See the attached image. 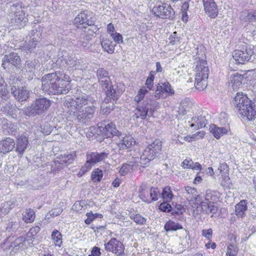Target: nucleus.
I'll return each instance as SVG.
<instances>
[{
    "instance_id": "23",
    "label": "nucleus",
    "mask_w": 256,
    "mask_h": 256,
    "mask_svg": "<svg viewBox=\"0 0 256 256\" xmlns=\"http://www.w3.org/2000/svg\"><path fill=\"white\" fill-rule=\"evenodd\" d=\"M28 144V140L26 136L22 135L17 138L15 151L18 152V156H22L24 154Z\"/></svg>"
},
{
    "instance_id": "57",
    "label": "nucleus",
    "mask_w": 256,
    "mask_h": 256,
    "mask_svg": "<svg viewBox=\"0 0 256 256\" xmlns=\"http://www.w3.org/2000/svg\"><path fill=\"white\" fill-rule=\"evenodd\" d=\"M19 228V224L16 222H10L7 224L6 230L8 232H16Z\"/></svg>"
},
{
    "instance_id": "38",
    "label": "nucleus",
    "mask_w": 256,
    "mask_h": 256,
    "mask_svg": "<svg viewBox=\"0 0 256 256\" xmlns=\"http://www.w3.org/2000/svg\"><path fill=\"white\" fill-rule=\"evenodd\" d=\"M164 230L168 231H176L182 228V226L179 223L172 220L167 222L164 226Z\"/></svg>"
},
{
    "instance_id": "34",
    "label": "nucleus",
    "mask_w": 256,
    "mask_h": 256,
    "mask_svg": "<svg viewBox=\"0 0 256 256\" xmlns=\"http://www.w3.org/2000/svg\"><path fill=\"white\" fill-rule=\"evenodd\" d=\"M101 45L104 50L108 54H112L114 50L116 44L108 39L103 40L101 42Z\"/></svg>"
},
{
    "instance_id": "46",
    "label": "nucleus",
    "mask_w": 256,
    "mask_h": 256,
    "mask_svg": "<svg viewBox=\"0 0 256 256\" xmlns=\"http://www.w3.org/2000/svg\"><path fill=\"white\" fill-rule=\"evenodd\" d=\"M238 248L236 242H232L227 248L226 255L227 256H236Z\"/></svg>"
},
{
    "instance_id": "16",
    "label": "nucleus",
    "mask_w": 256,
    "mask_h": 256,
    "mask_svg": "<svg viewBox=\"0 0 256 256\" xmlns=\"http://www.w3.org/2000/svg\"><path fill=\"white\" fill-rule=\"evenodd\" d=\"M11 93L16 100L19 102L26 101L30 96V91L24 87L12 86Z\"/></svg>"
},
{
    "instance_id": "18",
    "label": "nucleus",
    "mask_w": 256,
    "mask_h": 256,
    "mask_svg": "<svg viewBox=\"0 0 256 256\" xmlns=\"http://www.w3.org/2000/svg\"><path fill=\"white\" fill-rule=\"evenodd\" d=\"M118 136V142H117V145L120 149L129 148L136 144V141L130 136L122 134L121 132Z\"/></svg>"
},
{
    "instance_id": "48",
    "label": "nucleus",
    "mask_w": 256,
    "mask_h": 256,
    "mask_svg": "<svg viewBox=\"0 0 256 256\" xmlns=\"http://www.w3.org/2000/svg\"><path fill=\"white\" fill-rule=\"evenodd\" d=\"M102 176V171L99 168H96L92 174V180L94 182H98L101 180Z\"/></svg>"
},
{
    "instance_id": "33",
    "label": "nucleus",
    "mask_w": 256,
    "mask_h": 256,
    "mask_svg": "<svg viewBox=\"0 0 256 256\" xmlns=\"http://www.w3.org/2000/svg\"><path fill=\"white\" fill-rule=\"evenodd\" d=\"M13 201L10 200L4 202L0 206V216H2L7 214L14 207Z\"/></svg>"
},
{
    "instance_id": "45",
    "label": "nucleus",
    "mask_w": 256,
    "mask_h": 256,
    "mask_svg": "<svg viewBox=\"0 0 256 256\" xmlns=\"http://www.w3.org/2000/svg\"><path fill=\"white\" fill-rule=\"evenodd\" d=\"M58 72L60 74L61 77L60 78V80L62 84H64V85L66 86L67 88L69 90H70L71 89V86L70 85L71 80H70V78L68 75L66 74H64L60 71H56L55 72Z\"/></svg>"
},
{
    "instance_id": "24",
    "label": "nucleus",
    "mask_w": 256,
    "mask_h": 256,
    "mask_svg": "<svg viewBox=\"0 0 256 256\" xmlns=\"http://www.w3.org/2000/svg\"><path fill=\"white\" fill-rule=\"evenodd\" d=\"M15 144L14 140L10 138L0 140V152L4 154L9 152L14 148Z\"/></svg>"
},
{
    "instance_id": "12",
    "label": "nucleus",
    "mask_w": 256,
    "mask_h": 256,
    "mask_svg": "<svg viewBox=\"0 0 256 256\" xmlns=\"http://www.w3.org/2000/svg\"><path fill=\"white\" fill-rule=\"evenodd\" d=\"M174 94V90L171 88V86L168 82L160 83L156 85V92L152 96V99L164 98H166L168 94Z\"/></svg>"
},
{
    "instance_id": "2",
    "label": "nucleus",
    "mask_w": 256,
    "mask_h": 256,
    "mask_svg": "<svg viewBox=\"0 0 256 256\" xmlns=\"http://www.w3.org/2000/svg\"><path fill=\"white\" fill-rule=\"evenodd\" d=\"M233 103L238 112L248 120H254L256 118V108L252 106L251 100L242 94L237 93Z\"/></svg>"
},
{
    "instance_id": "36",
    "label": "nucleus",
    "mask_w": 256,
    "mask_h": 256,
    "mask_svg": "<svg viewBox=\"0 0 256 256\" xmlns=\"http://www.w3.org/2000/svg\"><path fill=\"white\" fill-rule=\"evenodd\" d=\"M0 96L2 100H6L9 97V93L7 90L6 84L1 77L0 78Z\"/></svg>"
},
{
    "instance_id": "51",
    "label": "nucleus",
    "mask_w": 256,
    "mask_h": 256,
    "mask_svg": "<svg viewBox=\"0 0 256 256\" xmlns=\"http://www.w3.org/2000/svg\"><path fill=\"white\" fill-rule=\"evenodd\" d=\"M148 92V90L145 88H142L138 91L137 95L134 97V100L139 103L144 99L145 95Z\"/></svg>"
},
{
    "instance_id": "5",
    "label": "nucleus",
    "mask_w": 256,
    "mask_h": 256,
    "mask_svg": "<svg viewBox=\"0 0 256 256\" xmlns=\"http://www.w3.org/2000/svg\"><path fill=\"white\" fill-rule=\"evenodd\" d=\"M162 142L159 139L155 140L149 144L142 152L140 156V164L142 168L160 154L162 150Z\"/></svg>"
},
{
    "instance_id": "25",
    "label": "nucleus",
    "mask_w": 256,
    "mask_h": 256,
    "mask_svg": "<svg viewBox=\"0 0 256 256\" xmlns=\"http://www.w3.org/2000/svg\"><path fill=\"white\" fill-rule=\"evenodd\" d=\"M118 86L112 85L108 88L106 89L105 93L106 97V98H108L109 100L116 101L122 92V90L118 89Z\"/></svg>"
},
{
    "instance_id": "4",
    "label": "nucleus",
    "mask_w": 256,
    "mask_h": 256,
    "mask_svg": "<svg viewBox=\"0 0 256 256\" xmlns=\"http://www.w3.org/2000/svg\"><path fill=\"white\" fill-rule=\"evenodd\" d=\"M195 72V87L200 91L204 90L208 86V79L210 72L206 60H198Z\"/></svg>"
},
{
    "instance_id": "41",
    "label": "nucleus",
    "mask_w": 256,
    "mask_h": 256,
    "mask_svg": "<svg viewBox=\"0 0 256 256\" xmlns=\"http://www.w3.org/2000/svg\"><path fill=\"white\" fill-rule=\"evenodd\" d=\"M192 106V102L188 99L183 100L180 104V110H181L180 114H184L187 112H188Z\"/></svg>"
},
{
    "instance_id": "11",
    "label": "nucleus",
    "mask_w": 256,
    "mask_h": 256,
    "mask_svg": "<svg viewBox=\"0 0 256 256\" xmlns=\"http://www.w3.org/2000/svg\"><path fill=\"white\" fill-rule=\"evenodd\" d=\"M95 108L93 105L85 108L84 110H80L78 113L72 118L84 125H88L94 117Z\"/></svg>"
},
{
    "instance_id": "20",
    "label": "nucleus",
    "mask_w": 256,
    "mask_h": 256,
    "mask_svg": "<svg viewBox=\"0 0 256 256\" xmlns=\"http://www.w3.org/2000/svg\"><path fill=\"white\" fill-rule=\"evenodd\" d=\"M205 12L212 18H216L218 13V6L214 0H202Z\"/></svg>"
},
{
    "instance_id": "7",
    "label": "nucleus",
    "mask_w": 256,
    "mask_h": 256,
    "mask_svg": "<svg viewBox=\"0 0 256 256\" xmlns=\"http://www.w3.org/2000/svg\"><path fill=\"white\" fill-rule=\"evenodd\" d=\"M50 104V100L46 98H36L30 106L24 109V114L28 116L40 115L47 110Z\"/></svg>"
},
{
    "instance_id": "21",
    "label": "nucleus",
    "mask_w": 256,
    "mask_h": 256,
    "mask_svg": "<svg viewBox=\"0 0 256 256\" xmlns=\"http://www.w3.org/2000/svg\"><path fill=\"white\" fill-rule=\"evenodd\" d=\"M100 131L107 138H114V140H118V135L120 132L116 130V125L112 122L106 124Z\"/></svg>"
},
{
    "instance_id": "49",
    "label": "nucleus",
    "mask_w": 256,
    "mask_h": 256,
    "mask_svg": "<svg viewBox=\"0 0 256 256\" xmlns=\"http://www.w3.org/2000/svg\"><path fill=\"white\" fill-rule=\"evenodd\" d=\"M52 237L54 242L56 246H60V244L62 243V234L60 232L56 230H55L52 232Z\"/></svg>"
},
{
    "instance_id": "40",
    "label": "nucleus",
    "mask_w": 256,
    "mask_h": 256,
    "mask_svg": "<svg viewBox=\"0 0 256 256\" xmlns=\"http://www.w3.org/2000/svg\"><path fill=\"white\" fill-rule=\"evenodd\" d=\"M195 50L196 56H194L195 60H204L206 58L205 48L204 46L202 44L198 45Z\"/></svg>"
},
{
    "instance_id": "44",
    "label": "nucleus",
    "mask_w": 256,
    "mask_h": 256,
    "mask_svg": "<svg viewBox=\"0 0 256 256\" xmlns=\"http://www.w3.org/2000/svg\"><path fill=\"white\" fill-rule=\"evenodd\" d=\"M173 196L170 187L166 186L163 189L161 197L164 200L169 202L172 199Z\"/></svg>"
},
{
    "instance_id": "19",
    "label": "nucleus",
    "mask_w": 256,
    "mask_h": 256,
    "mask_svg": "<svg viewBox=\"0 0 256 256\" xmlns=\"http://www.w3.org/2000/svg\"><path fill=\"white\" fill-rule=\"evenodd\" d=\"M6 63L11 64L18 68H22L21 59L18 54L16 52H11L4 56L2 64L4 68H5L4 66Z\"/></svg>"
},
{
    "instance_id": "9",
    "label": "nucleus",
    "mask_w": 256,
    "mask_h": 256,
    "mask_svg": "<svg viewBox=\"0 0 256 256\" xmlns=\"http://www.w3.org/2000/svg\"><path fill=\"white\" fill-rule=\"evenodd\" d=\"M152 98H146L142 102L138 103L136 108L137 112L134 114V117L136 119L140 118L144 120L147 116H152L154 110L152 106Z\"/></svg>"
},
{
    "instance_id": "55",
    "label": "nucleus",
    "mask_w": 256,
    "mask_h": 256,
    "mask_svg": "<svg viewBox=\"0 0 256 256\" xmlns=\"http://www.w3.org/2000/svg\"><path fill=\"white\" fill-rule=\"evenodd\" d=\"M130 218L133 220L136 223L139 224H144L146 222V220L138 214H134V216L132 215Z\"/></svg>"
},
{
    "instance_id": "8",
    "label": "nucleus",
    "mask_w": 256,
    "mask_h": 256,
    "mask_svg": "<svg viewBox=\"0 0 256 256\" xmlns=\"http://www.w3.org/2000/svg\"><path fill=\"white\" fill-rule=\"evenodd\" d=\"M255 48L246 47L243 50H235L232 54V56L236 62L238 64H244L246 62H256V58H254Z\"/></svg>"
},
{
    "instance_id": "58",
    "label": "nucleus",
    "mask_w": 256,
    "mask_h": 256,
    "mask_svg": "<svg viewBox=\"0 0 256 256\" xmlns=\"http://www.w3.org/2000/svg\"><path fill=\"white\" fill-rule=\"evenodd\" d=\"M41 132L44 134H49L52 132V127L48 122L40 126Z\"/></svg>"
},
{
    "instance_id": "1",
    "label": "nucleus",
    "mask_w": 256,
    "mask_h": 256,
    "mask_svg": "<svg viewBox=\"0 0 256 256\" xmlns=\"http://www.w3.org/2000/svg\"><path fill=\"white\" fill-rule=\"evenodd\" d=\"M61 76L58 72L44 74L42 78V90L49 94H66L69 92L66 86L60 80Z\"/></svg>"
},
{
    "instance_id": "35",
    "label": "nucleus",
    "mask_w": 256,
    "mask_h": 256,
    "mask_svg": "<svg viewBox=\"0 0 256 256\" xmlns=\"http://www.w3.org/2000/svg\"><path fill=\"white\" fill-rule=\"evenodd\" d=\"M246 204V200H242L236 206V216L240 217L244 216V212L247 208Z\"/></svg>"
},
{
    "instance_id": "60",
    "label": "nucleus",
    "mask_w": 256,
    "mask_h": 256,
    "mask_svg": "<svg viewBox=\"0 0 256 256\" xmlns=\"http://www.w3.org/2000/svg\"><path fill=\"white\" fill-rule=\"evenodd\" d=\"M111 36L114 42L118 44H122L123 42L122 36L118 32L112 33Z\"/></svg>"
},
{
    "instance_id": "59",
    "label": "nucleus",
    "mask_w": 256,
    "mask_h": 256,
    "mask_svg": "<svg viewBox=\"0 0 256 256\" xmlns=\"http://www.w3.org/2000/svg\"><path fill=\"white\" fill-rule=\"evenodd\" d=\"M185 190L187 194L189 195V196L187 198L188 200H190V198L191 199V197H194V196H196V194H197L196 190L190 186H186Z\"/></svg>"
},
{
    "instance_id": "27",
    "label": "nucleus",
    "mask_w": 256,
    "mask_h": 256,
    "mask_svg": "<svg viewBox=\"0 0 256 256\" xmlns=\"http://www.w3.org/2000/svg\"><path fill=\"white\" fill-rule=\"evenodd\" d=\"M244 76L238 73H235L230 75L229 78V85L232 86L234 90L239 88L242 85Z\"/></svg>"
},
{
    "instance_id": "37",
    "label": "nucleus",
    "mask_w": 256,
    "mask_h": 256,
    "mask_svg": "<svg viewBox=\"0 0 256 256\" xmlns=\"http://www.w3.org/2000/svg\"><path fill=\"white\" fill-rule=\"evenodd\" d=\"M23 220L27 222L30 223L34 221L35 219V212L31 208L26 210L22 214Z\"/></svg>"
},
{
    "instance_id": "62",
    "label": "nucleus",
    "mask_w": 256,
    "mask_h": 256,
    "mask_svg": "<svg viewBox=\"0 0 256 256\" xmlns=\"http://www.w3.org/2000/svg\"><path fill=\"white\" fill-rule=\"evenodd\" d=\"M206 202H203L201 203V208L205 211L207 214H210V202H208L207 199L206 198Z\"/></svg>"
},
{
    "instance_id": "28",
    "label": "nucleus",
    "mask_w": 256,
    "mask_h": 256,
    "mask_svg": "<svg viewBox=\"0 0 256 256\" xmlns=\"http://www.w3.org/2000/svg\"><path fill=\"white\" fill-rule=\"evenodd\" d=\"M89 28H87L86 26H82L85 29V30L80 34L81 38H84L86 37V40H91L92 36L94 34H96L98 31V28L94 24V22L91 25H88Z\"/></svg>"
},
{
    "instance_id": "17",
    "label": "nucleus",
    "mask_w": 256,
    "mask_h": 256,
    "mask_svg": "<svg viewBox=\"0 0 256 256\" xmlns=\"http://www.w3.org/2000/svg\"><path fill=\"white\" fill-rule=\"evenodd\" d=\"M109 155L108 152H104L100 153L97 152H88L86 154V160L92 166L96 164L104 161Z\"/></svg>"
},
{
    "instance_id": "56",
    "label": "nucleus",
    "mask_w": 256,
    "mask_h": 256,
    "mask_svg": "<svg viewBox=\"0 0 256 256\" xmlns=\"http://www.w3.org/2000/svg\"><path fill=\"white\" fill-rule=\"evenodd\" d=\"M98 82L104 91L106 89L112 86L110 77L107 78H105L104 80H101Z\"/></svg>"
},
{
    "instance_id": "3",
    "label": "nucleus",
    "mask_w": 256,
    "mask_h": 256,
    "mask_svg": "<svg viewBox=\"0 0 256 256\" xmlns=\"http://www.w3.org/2000/svg\"><path fill=\"white\" fill-rule=\"evenodd\" d=\"M94 102L95 100L90 96L82 95L75 98L68 97L64 102V106L68 108V116L72 118L84 106L89 103L92 104Z\"/></svg>"
},
{
    "instance_id": "42",
    "label": "nucleus",
    "mask_w": 256,
    "mask_h": 256,
    "mask_svg": "<svg viewBox=\"0 0 256 256\" xmlns=\"http://www.w3.org/2000/svg\"><path fill=\"white\" fill-rule=\"evenodd\" d=\"M25 242L26 238L24 237L20 236L11 243L10 248H13L15 250H18L24 247Z\"/></svg>"
},
{
    "instance_id": "53",
    "label": "nucleus",
    "mask_w": 256,
    "mask_h": 256,
    "mask_svg": "<svg viewBox=\"0 0 256 256\" xmlns=\"http://www.w3.org/2000/svg\"><path fill=\"white\" fill-rule=\"evenodd\" d=\"M132 166L128 164H124L119 170V172L122 176H125L128 172L132 171Z\"/></svg>"
},
{
    "instance_id": "54",
    "label": "nucleus",
    "mask_w": 256,
    "mask_h": 256,
    "mask_svg": "<svg viewBox=\"0 0 256 256\" xmlns=\"http://www.w3.org/2000/svg\"><path fill=\"white\" fill-rule=\"evenodd\" d=\"M218 120L222 126H226V125H228V115L226 112H221L219 114Z\"/></svg>"
},
{
    "instance_id": "14",
    "label": "nucleus",
    "mask_w": 256,
    "mask_h": 256,
    "mask_svg": "<svg viewBox=\"0 0 256 256\" xmlns=\"http://www.w3.org/2000/svg\"><path fill=\"white\" fill-rule=\"evenodd\" d=\"M104 248L106 251L112 252L117 256H122L124 254V246L116 238H112L108 243L105 244Z\"/></svg>"
},
{
    "instance_id": "52",
    "label": "nucleus",
    "mask_w": 256,
    "mask_h": 256,
    "mask_svg": "<svg viewBox=\"0 0 256 256\" xmlns=\"http://www.w3.org/2000/svg\"><path fill=\"white\" fill-rule=\"evenodd\" d=\"M96 76L98 80V82L101 80H104L105 78L109 77L108 72L104 68H100L96 72Z\"/></svg>"
},
{
    "instance_id": "30",
    "label": "nucleus",
    "mask_w": 256,
    "mask_h": 256,
    "mask_svg": "<svg viewBox=\"0 0 256 256\" xmlns=\"http://www.w3.org/2000/svg\"><path fill=\"white\" fill-rule=\"evenodd\" d=\"M191 122L192 124H190V126L194 127L195 129L204 128L207 124V120L205 116L202 115L192 117Z\"/></svg>"
},
{
    "instance_id": "10",
    "label": "nucleus",
    "mask_w": 256,
    "mask_h": 256,
    "mask_svg": "<svg viewBox=\"0 0 256 256\" xmlns=\"http://www.w3.org/2000/svg\"><path fill=\"white\" fill-rule=\"evenodd\" d=\"M152 12L155 16L162 19L172 18L174 14V12L170 5L162 2L152 8Z\"/></svg>"
},
{
    "instance_id": "15",
    "label": "nucleus",
    "mask_w": 256,
    "mask_h": 256,
    "mask_svg": "<svg viewBox=\"0 0 256 256\" xmlns=\"http://www.w3.org/2000/svg\"><path fill=\"white\" fill-rule=\"evenodd\" d=\"M76 157V154L75 152L69 154H64L60 156L59 160H56L54 162V164L52 166V170L56 171V168L58 170L62 168V164H72L74 160Z\"/></svg>"
},
{
    "instance_id": "63",
    "label": "nucleus",
    "mask_w": 256,
    "mask_h": 256,
    "mask_svg": "<svg viewBox=\"0 0 256 256\" xmlns=\"http://www.w3.org/2000/svg\"><path fill=\"white\" fill-rule=\"evenodd\" d=\"M170 43L172 44H174L176 42H179V38L177 36L176 32H174L171 35H170L168 38Z\"/></svg>"
},
{
    "instance_id": "13",
    "label": "nucleus",
    "mask_w": 256,
    "mask_h": 256,
    "mask_svg": "<svg viewBox=\"0 0 256 256\" xmlns=\"http://www.w3.org/2000/svg\"><path fill=\"white\" fill-rule=\"evenodd\" d=\"M159 191L157 188H152L150 190L140 186L138 190L139 197L145 202L150 203L152 200H157Z\"/></svg>"
},
{
    "instance_id": "29",
    "label": "nucleus",
    "mask_w": 256,
    "mask_h": 256,
    "mask_svg": "<svg viewBox=\"0 0 256 256\" xmlns=\"http://www.w3.org/2000/svg\"><path fill=\"white\" fill-rule=\"evenodd\" d=\"M60 62V64L62 67H67L68 66H73L76 64V60H74L73 55L72 54L64 55L58 60Z\"/></svg>"
},
{
    "instance_id": "47",
    "label": "nucleus",
    "mask_w": 256,
    "mask_h": 256,
    "mask_svg": "<svg viewBox=\"0 0 256 256\" xmlns=\"http://www.w3.org/2000/svg\"><path fill=\"white\" fill-rule=\"evenodd\" d=\"M39 35L40 34H36V37H34V38H32L31 40H30L28 42L24 45V47L26 50H30L36 48L40 38Z\"/></svg>"
},
{
    "instance_id": "31",
    "label": "nucleus",
    "mask_w": 256,
    "mask_h": 256,
    "mask_svg": "<svg viewBox=\"0 0 256 256\" xmlns=\"http://www.w3.org/2000/svg\"><path fill=\"white\" fill-rule=\"evenodd\" d=\"M210 131L213 136L217 139L220 138L222 136L228 133V129L226 126L218 127L214 124H211L210 126Z\"/></svg>"
},
{
    "instance_id": "64",
    "label": "nucleus",
    "mask_w": 256,
    "mask_h": 256,
    "mask_svg": "<svg viewBox=\"0 0 256 256\" xmlns=\"http://www.w3.org/2000/svg\"><path fill=\"white\" fill-rule=\"evenodd\" d=\"M159 208L162 211L169 212H170L172 207L170 204L167 202H164L160 205Z\"/></svg>"
},
{
    "instance_id": "32",
    "label": "nucleus",
    "mask_w": 256,
    "mask_h": 256,
    "mask_svg": "<svg viewBox=\"0 0 256 256\" xmlns=\"http://www.w3.org/2000/svg\"><path fill=\"white\" fill-rule=\"evenodd\" d=\"M114 102L109 100L108 98H105L102 103L100 106V112L104 114L107 115L114 108Z\"/></svg>"
},
{
    "instance_id": "22",
    "label": "nucleus",
    "mask_w": 256,
    "mask_h": 256,
    "mask_svg": "<svg viewBox=\"0 0 256 256\" xmlns=\"http://www.w3.org/2000/svg\"><path fill=\"white\" fill-rule=\"evenodd\" d=\"M95 22V18L88 15L84 12H81L74 19L76 24L84 26L91 25Z\"/></svg>"
},
{
    "instance_id": "39",
    "label": "nucleus",
    "mask_w": 256,
    "mask_h": 256,
    "mask_svg": "<svg viewBox=\"0 0 256 256\" xmlns=\"http://www.w3.org/2000/svg\"><path fill=\"white\" fill-rule=\"evenodd\" d=\"M35 66L34 62H32L26 61L23 68V70L29 74L30 77L32 78L33 76H35Z\"/></svg>"
},
{
    "instance_id": "43",
    "label": "nucleus",
    "mask_w": 256,
    "mask_h": 256,
    "mask_svg": "<svg viewBox=\"0 0 256 256\" xmlns=\"http://www.w3.org/2000/svg\"><path fill=\"white\" fill-rule=\"evenodd\" d=\"M3 102L4 104H2V106L0 108L1 112L4 114L12 115L14 108H13L10 102L7 101L5 102L4 101Z\"/></svg>"
},
{
    "instance_id": "61",
    "label": "nucleus",
    "mask_w": 256,
    "mask_h": 256,
    "mask_svg": "<svg viewBox=\"0 0 256 256\" xmlns=\"http://www.w3.org/2000/svg\"><path fill=\"white\" fill-rule=\"evenodd\" d=\"M194 165V162L190 159H186L183 161L182 166L184 168H192Z\"/></svg>"
},
{
    "instance_id": "26",
    "label": "nucleus",
    "mask_w": 256,
    "mask_h": 256,
    "mask_svg": "<svg viewBox=\"0 0 256 256\" xmlns=\"http://www.w3.org/2000/svg\"><path fill=\"white\" fill-rule=\"evenodd\" d=\"M240 19L242 22H256V10H245L241 12Z\"/></svg>"
},
{
    "instance_id": "6",
    "label": "nucleus",
    "mask_w": 256,
    "mask_h": 256,
    "mask_svg": "<svg viewBox=\"0 0 256 256\" xmlns=\"http://www.w3.org/2000/svg\"><path fill=\"white\" fill-rule=\"evenodd\" d=\"M8 20L12 26H18V28L23 27L26 18L23 10L22 2H16L11 5L8 10Z\"/></svg>"
},
{
    "instance_id": "50",
    "label": "nucleus",
    "mask_w": 256,
    "mask_h": 256,
    "mask_svg": "<svg viewBox=\"0 0 256 256\" xmlns=\"http://www.w3.org/2000/svg\"><path fill=\"white\" fill-rule=\"evenodd\" d=\"M40 227L38 226H36L32 228L26 234V237L30 240H32L34 238V236L40 232Z\"/></svg>"
}]
</instances>
